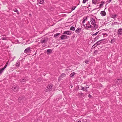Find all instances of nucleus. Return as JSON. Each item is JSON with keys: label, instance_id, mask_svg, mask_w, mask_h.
Returning <instances> with one entry per match:
<instances>
[{"label": "nucleus", "instance_id": "nucleus-1", "mask_svg": "<svg viewBox=\"0 0 122 122\" xmlns=\"http://www.w3.org/2000/svg\"><path fill=\"white\" fill-rule=\"evenodd\" d=\"M90 21L91 23V24L93 25V27L94 28H97L96 27V22L95 19L94 18H90Z\"/></svg>", "mask_w": 122, "mask_h": 122}, {"label": "nucleus", "instance_id": "nucleus-2", "mask_svg": "<svg viewBox=\"0 0 122 122\" xmlns=\"http://www.w3.org/2000/svg\"><path fill=\"white\" fill-rule=\"evenodd\" d=\"M53 85L51 84H49L47 86V87L46 88L45 91L47 92L49 91H51L52 90V87Z\"/></svg>", "mask_w": 122, "mask_h": 122}, {"label": "nucleus", "instance_id": "nucleus-3", "mask_svg": "<svg viewBox=\"0 0 122 122\" xmlns=\"http://www.w3.org/2000/svg\"><path fill=\"white\" fill-rule=\"evenodd\" d=\"M19 88V86H18L15 85L12 87V89L15 92H16L18 91Z\"/></svg>", "mask_w": 122, "mask_h": 122}, {"label": "nucleus", "instance_id": "nucleus-4", "mask_svg": "<svg viewBox=\"0 0 122 122\" xmlns=\"http://www.w3.org/2000/svg\"><path fill=\"white\" fill-rule=\"evenodd\" d=\"M87 24H86V28L87 29H88V28H92V31H93L94 30H96L97 29V28H94L93 27V26H92V25H90L89 26H87Z\"/></svg>", "mask_w": 122, "mask_h": 122}, {"label": "nucleus", "instance_id": "nucleus-5", "mask_svg": "<svg viewBox=\"0 0 122 122\" xmlns=\"http://www.w3.org/2000/svg\"><path fill=\"white\" fill-rule=\"evenodd\" d=\"M68 37H69L66 35H62L61 36L60 38L61 40H63L67 39Z\"/></svg>", "mask_w": 122, "mask_h": 122}, {"label": "nucleus", "instance_id": "nucleus-6", "mask_svg": "<svg viewBox=\"0 0 122 122\" xmlns=\"http://www.w3.org/2000/svg\"><path fill=\"white\" fill-rule=\"evenodd\" d=\"M25 98L22 97H20L18 99V101L20 102H23L25 100Z\"/></svg>", "mask_w": 122, "mask_h": 122}, {"label": "nucleus", "instance_id": "nucleus-7", "mask_svg": "<svg viewBox=\"0 0 122 122\" xmlns=\"http://www.w3.org/2000/svg\"><path fill=\"white\" fill-rule=\"evenodd\" d=\"M26 81V78L25 77H24L23 79L20 80V81L22 83H25Z\"/></svg>", "mask_w": 122, "mask_h": 122}, {"label": "nucleus", "instance_id": "nucleus-8", "mask_svg": "<svg viewBox=\"0 0 122 122\" xmlns=\"http://www.w3.org/2000/svg\"><path fill=\"white\" fill-rule=\"evenodd\" d=\"M117 34L118 36H120L122 34V28L118 29Z\"/></svg>", "mask_w": 122, "mask_h": 122}, {"label": "nucleus", "instance_id": "nucleus-9", "mask_svg": "<svg viewBox=\"0 0 122 122\" xmlns=\"http://www.w3.org/2000/svg\"><path fill=\"white\" fill-rule=\"evenodd\" d=\"M48 41V38H46V39L44 40H41L40 41V42L42 44L44 43L45 42L47 41Z\"/></svg>", "mask_w": 122, "mask_h": 122}, {"label": "nucleus", "instance_id": "nucleus-10", "mask_svg": "<svg viewBox=\"0 0 122 122\" xmlns=\"http://www.w3.org/2000/svg\"><path fill=\"white\" fill-rule=\"evenodd\" d=\"M63 34H66L68 35H71V32L69 31H65L64 32Z\"/></svg>", "mask_w": 122, "mask_h": 122}, {"label": "nucleus", "instance_id": "nucleus-11", "mask_svg": "<svg viewBox=\"0 0 122 122\" xmlns=\"http://www.w3.org/2000/svg\"><path fill=\"white\" fill-rule=\"evenodd\" d=\"M101 15L102 16H104L106 15V13L104 11H101L100 13Z\"/></svg>", "mask_w": 122, "mask_h": 122}, {"label": "nucleus", "instance_id": "nucleus-12", "mask_svg": "<svg viewBox=\"0 0 122 122\" xmlns=\"http://www.w3.org/2000/svg\"><path fill=\"white\" fill-rule=\"evenodd\" d=\"M30 47H28L24 51V52L25 53L29 52L30 50Z\"/></svg>", "mask_w": 122, "mask_h": 122}, {"label": "nucleus", "instance_id": "nucleus-13", "mask_svg": "<svg viewBox=\"0 0 122 122\" xmlns=\"http://www.w3.org/2000/svg\"><path fill=\"white\" fill-rule=\"evenodd\" d=\"M81 29L80 28L78 27L75 30V32L78 34L81 31Z\"/></svg>", "mask_w": 122, "mask_h": 122}, {"label": "nucleus", "instance_id": "nucleus-14", "mask_svg": "<svg viewBox=\"0 0 122 122\" xmlns=\"http://www.w3.org/2000/svg\"><path fill=\"white\" fill-rule=\"evenodd\" d=\"M117 15L115 14H112L111 15V17L113 18H115L117 16Z\"/></svg>", "mask_w": 122, "mask_h": 122}, {"label": "nucleus", "instance_id": "nucleus-15", "mask_svg": "<svg viewBox=\"0 0 122 122\" xmlns=\"http://www.w3.org/2000/svg\"><path fill=\"white\" fill-rule=\"evenodd\" d=\"M122 80L121 79H117V80H116L115 81V82L116 83H117V84H119V83H120V82L121 81H122Z\"/></svg>", "mask_w": 122, "mask_h": 122}, {"label": "nucleus", "instance_id": "nucleus-16", "mask_svg": "<svg viewBox=\"0 0 122 122\" xmlns=\"http://www.w3.org/2000/svg\"><path fill=\"white\" fill-rule=\"evenodd\" d=\"M38 1L41 4H44V0H38Z\"/></svg>", "mask_w": 122, "mask_h": 122}, {"label": "nucleus", "instance_id": "nucleus-17", "mask_svg": "<svg viewBox=\"0 0 122 122\" xmlns=\"http://www.w3.org/2000/svg\"><path fill=\"white\" fill-rule=\"evenodd\" d=\"M46 52L47 53V54H49L51 53L52 52V51L51 49H49L47 50Z\"/></svg>", "mask_w": 122, "mask_h": 122}, {"label": "nucleus", "instance_id": "nucleus-18", "mask_svg": "<svg viewBox=\"0 0 122 122\" xmlns=\"http://www.w3.org/2000/svg\"><path fill=\"white\" fill-rule=\"evenodd\" d=\"M99 37V36H97L95 38L93 39V41L94 42L96 41L98 39Z\"/></svg>", "mask_w": 122, "mask_h": 122}, {"label": "nucleus", "instance_id": "nucleus-19", "mask_svg": "<svg viewBox=\"0 0 122 122\" xmlns=\"http://www.w3.org/2000/svg\"><path fill=\"white\" fill-rule=\"evenodd\" d=\"M99 42H100L99 41H97L96 43V44H97V45L96 46H94L93 48H95V47H97V46H98L99 45H100V44L102 43V42H100V43H99Z\"/></svg>", "mask_w": 122, "mask_h": 122}, {"label": "nucleus", "instance_id": "nucleus-20", "mask_svg": "<svg viewBox=\"0 0 122 122\" xmlns=\"http://www.w3.org/2000/svg\"><path fill=\"white\" fill-rule=\"evenodd\" d=\"M105 3V2L104 1H102L101 2V4L99 5V7L101 8L102 7L103 5V4Z\"/></svg>", "mask_w": 122, "mask_h": 122}, {"label": "nucleus", "instance_id": "nucleus-21", "mask_svg": "<svg viewBox=\"0 0 122 122\" xmlns=\"http://www.w3.org/2000/svg\"><path fill=\"white\" fill-rule=\"evenodd\" d=\"M116 39L115 38H113L112 39L111 41V43L112 44L115 41Z\"/></svg>", "mask_w": 122, "mask_h": 122}, {"label": "nucleus", "instance_id": "nucleus-22", "mask_svg": "<svg viewBox=\"0 0 122 122\" xmlns=\"http://www.w3.org/2000/svg\"><path fill=\"white\" fill-rule=\"evenodd\" d=\"M84 93L81 92H80L78 93V95L81 97H82Z\"/></svg>", "mask_w": 122, "mask_h": 122}, {"label": "nucleus", "instance_id": "nucleus-23", "mask_svg": "<svg viewBox=\"0 0 122 122\" xmlns=\"http://www.w3.org/2000/svg\"><path fill=\"white\" fill-rule=\"evenodd\" d=\"M66 76V75L65 73H62L60 75L59 77H65Z\"/></svg>", "mask_w": 122, "mask_h": 122}, {"label": "nucleus", "instance_id": "nucleus-24", "mask_svg": "<svg viewBox=\"0 0 122 122\" xmlns=\"http://www.w3.org/2000/svg\"><path fill=\"white\" fill-rule=\"evenodd\" d=\"M76 73L75 72H73L71 73L70 75V77H73L74 75L76 74Z\"/></svg>", "mask_w": 122, "mask_h": 122}, {"label": "nucleus", "instance_id": "nucleus-25", "mask_svg": "<svg viewBox=\"0 0 122 122\" xmlns=\"http://www.w3.org/2000/svg\"><path fill=\"white\" fill-rule=\"evenodd\" d=\"M81 90H82L87 92V89H86V88H85L84 87H81Z\"/></svg>", "mask_w": 122, "mask_h": 122}, {"label": "nucleus", "instance_id": "nucleus-26", "mask_svg": "<svg viewBox=\"0 0 122 122\" xmlns=\"http://www.w3.org/2000/svg\"><path fill=\"white\" fill-rule=\"evenodd\" d=\"M99 32V31L98 32H96L94 34L93 33H91V34L92 35V36H96V35Z\"/></svg>", "mask_w": 122, "mask_h": 122}, {"label": "nucleus", "instance_id": "nucleus-27", "mask_svg": "<svg viewBox=\"0 0 122 122\" xmlns=\"http://www.w3.org/2000/svg\"><path fill=\"white\" fill-rule=\"evenodd\" d=\"M20 65V63L18 61H17L16 63V66L18 67Z\"/></svg>", "mask_w": 122, "mask_h": 122}, {"label": "nucleus", "instance_id": "nucleus-28", "mask_svg": "<svg viewBox=\"0 0 122 122\" xmlns=\"http://www.w3.org/2000/svg\"><path fill=\"white\" fill-rule=\"evenodd\" d=\"M75 28L73 26H71L70 28V30H74Z\"/></svg>", "mask_w": 122, "mask_h": 122}, {"label": "nucleus", "instance_id": "nucleus-29", "mask_svg": "<svg viewBox=\"0 0 122 122\" xmlns=\"http://www.w3.org/2000/svg\"><path fill=\"white\" fill-rule=\"evenodd\" d=\"M14 11L17 13V14H19L18 11V10L16 9H14Z\"/></svg>", "mask_w": 122, "mask_h": 122}, {"label": "nucleus", "instance_id": "nucleus-30", "mask_svg": "<svg viewBox=\"0 0 122 122\" xmlns=\"http://www.w3.org/2000/svg\"><path fill=\"white\" fill-rule=\"evenodd\" d=\"M4 69L3 68H1L0 70V74H1V73L3 72Z\"/></svg>", "mask_w": 122, "mask_h": 122}, {"label": "nucleus", "instance_id": "nucleus-31", "mask_svg": "<svg viewBox=\"0 0 122 122\" xmlns=\"http://www.w3.org/2000/svg\"><path fill=\"white\" fill-rule=\"evenodd\" d=\"M97 2V0H92V3L93 4L96 5Z\"/></svg>", "mask_w": 122, "mask_h": 122}, {"label": "nucleus", "instance_id": "nucleus-32", "mask_svg": "<svg viewBox=\"0 0 122 122\" xmlns=\"http://www.w3.org/2000/svg\"><path fill=\"white\" fill-rule=\"evenodd\" d=\"M60 33H57L54 35V37H56L60 34Z\"/></svg>", "mask_w": 122, "mask_h": 122}, {"label": "nucleus", "instance_id": "nucleus-33", "mask_svg": "<svg viewBox=\"0 0 122 122\" xmlns=\"http://www.w3.org/2000/svg\"><path fill=\"white\" fill-rule=\"evenodd\" d=\"M102 35H103V37H106L108 35L106 33H102Z\"/></svg>", "mask_w": 122, "mask_h": 122}, {"label": "nucleus", "instance_id": "nucleus-34", "mask_svg": "<svg viewBox=\"0 0 122 122\" xmlns=\"http://www.w3.org/2000/svg\"><path fill=\"white\" fill-rule=\"evenodd\" d=\"M98 52L97 50H96L94 51V53L95 54H97Z\"/></svg>", "mask_w": 122, "mask_h": 122}, {"label": "nucleus", "instance_id": "nucleus-35", "mask_svg": "<svg viewBox=\"0 0 122 122\" xmlns=\"http://www.w3.org/2000/svg\"><path fill=\"white\" fill-rule=\"evenodd\" d=\"M76 7V6H73L72 7V8L71 9L72 11L74 10L75 9V8Z\"/></svg>", "mask_w": 122, "mask_h": 122}, {"label": "nucleus", "instance_id": "nucleus-36", "mask_svg": "<svg viewBox=\"0 0 122 122\" xmlns=\"http://www.w3.org/2000/svg\"><path fill=\"white\" fill-rule=\"evenodd\" d=\"M6 37L5 36H3V37H2V39L3 40H6Z\"/></svg>", "mask_w": 122, "mask_h": 122}, {"label": "nucleus", "instance_id": "nucleus-37", "mask_svg": "<svg viewBox=\"0 0 122 122\" xmlns=\"http://www.w3.org/2000/svg\"><path fill=\"white\" fill-rule=\"evenodd\" d=\"M87 0H83L82 2L83 3H85L86 2V1Z\"/></svg>", "mask_w": 122, "mask_h": 122}, {"label": "nucleus", "instance_id": "nucleus-38", "mask_svg": "<svg viewBox=\"0 0 122 122\" xmlns=\"http://www.w3.org/2000/svg\"><path fill=\"white\" fill-rule=\"evenodd\" d=\"M89 62L88 60H86L85 61V62L86 64L88 63V62Z\"/></svg>", "mask_w": 122, "mask_h": 122}, {"label": "nucleus", "instance_id": "nucleus-39", "mask_svg": "<svg viewBox=\"0 0 122 122\" xmlns=\"http://www.w3.org/2000/svg\"><path fill=\"white\" fill-rule=\"evenodd\" d=\"M106 39H102L100 40H99V41L100 42H101V41H104Z\"/></svg>", "mask_w": 122, "mask_h": 122}, {"label": "nucleus", "instance_id": "nucleus-40", "mask_svg": "<svg viewBox=\"0 0 122 122\" xmlns=\"http://www.w3.org/2000/svg\"><path fill=\"white\" fill-rule=\"evenodd\" d=\"M43 44L42 45V46L43 47H45L46 46V45L45 44V43H44V44L43 43Z\"/></svg>", "mask_w": 122, "mask_h": 122}, {"label": "nucleus", "instance_id": "nucleus-41", "mask_svg": "<svg viewBox=\"0 0 122 122\" xmlns=\"http://www.w3.org/2000/svg\"><path fill=\"white\" fill-rule=\"evenodd\" d=\"M7 64L5 65L4 67L3 68L4 69L7 67Z\"/></svg>", "mask_w": 122, "mask_h": 122}, {"label": "nucleus", "instance_id": "nucleus-42", "mask_svg": "<svg viewBox=\"0 0 122 122\" xmlns=\"http://www.w3.org/2000/svg\"><path fill=\"white\" fill-rule=\"evenodd\" d=\"M84 20H87V17H86L84 19Z\"/></svg>", "mask_w": 122, "mask_h": 122}, {"label": "nucleus", "instance_id": "nucleus-43", "mask_svg": "<svg viewBox=\"0 0 122 122\" xmlns=\"http://www.w3.org/2000/svg\"><path fill=\"white\" fill-rule=\"evenodd\" d=\"M92 97V96H91L90 94H89L88 95V97L89 98H91Z\"/></svg>", "mask_w": 122, "mask_h": 122}, {"label": "nucleus", "instance_id": "nucleus-44", "mask_svg": "<svg viewBox=\"0 0 122 122\" xmlns=\"http://www.w3.org/2000/svg\"><path fill=\"white\" fill-rule=\"evenodd\" d=\"M85 20H84H84H83V22H83V23H85Z\"/></svg>", "mask_w": 122, "mask_h": 122}, {"label": "nucleus", "instance_id": "nucleus-45", "mask_svg": "<svg viewBox=\"0 0 122 122\" xmlns=\"http://www.w3.org/2000/svg\"><path fill=\"white\" fill-rule=\"evenodd\" d=\"M97 9V8H96L95 9H94L93 10H92V11H93V10H95V9Z\"/></svg>", "mask_w": 122, "mask_h": 122}, {"label": "nucleus", "instance_id": "nucleus-46", "mask_svg": "<svg viewBox=\"0 0 122 122\" xmlns=\"http://www.w3.org/2000/svg\"><path fill=\"white\" fill-rule=\"evenodd\" d=\"M89 88V86H88V87H86V89H87V88Z\"/></svg>", "mask_w": 122, "mask_h": 122}, {"label": "nucleus", "instance_id": "nucleus-47", "mask_svg": "<svg viewBox=\"0 0 122 122\" xmlns=\"http://www.w3.org/2000/svg\"><path fill=\"white\" fill-rule=\"evenodd\" d=\"M70 86H71V88H72V86H73V85H70Z\"/></svg>", "mask_w": 122, "mask_h": 122}, {"label": "nucleus", "instance_id": "nucleus-48", "mask_svg": "<svg viewBox=\"0 0 122 122\" xmlns=\"http://www.w3.org/2000/svg\"><path fill=\"white\" fill-rule=\"evenodd\" d=\"M88 24H89V25H90V22L89 21H88Z\"/></svg>", "mask_w": 122, "mask_h": 122}, {"label": "nucleus", "instance_id": "nucleus-49", "mask_svg": "<svg viewBox=\"0 0 122 122\" xmlns=\"http://www.w3.org/2000/svg\"><path fill=\"white\" fill-rule=\"evenodd\" d=\"M109 0V2L110 3V2H111V1L112 0Z\"/></svg>", "mask_w": 122, "mask_h": 122}, {"label": "nucleus", "instance_id": "nucleus-50", "mask_svg": "<svg viewBox=\"0 0 122 122\" xmlns=\"http://www.w3.org/2000/svg\"><path fill=\"white\" fill-rule=\"evenodd\" d=\"M96 44H96V43H95L93 45V46H94L95 45H96Z\"/></svg>", "mask_w": 122, "mask_h": 122}, {"label": "nucleus", "instance_id": "nucleus-51", "mask_svg": "<svg viewBox=\"0 0 122 122\" xmlns=\"http://www.w3.org/2000/svg\"><path fill=\"white\" fill-rule=\"evenodd\" d=\"M8 63V62H7L6 63V64H5V65H6V64H7V65Z\"/></svg>", "mask_w": 122, "mask_h": 122}, {"label": "nucleus", "instance_id": "nucleus-52", "mask_svg": "<svg viewBox=\"0 0 122 122\" xmlns=\"http://www.w3.org/2000/svg\"><path fill=\"white\" fill-rule=\"evenodd\" d=\"M77 122H81V121L80 120L78 121Z\"/></svg>", "mask_w": 122, "mask_h": 122}, {"label": "nucleus", "instance_id": "nucleus-53", "mask_svg": "<svg viewBox=\"0 0 122 122\" xmlns=\"http://www.w3.org/2000/svg\"><path fill=\"white\" fill-rule=\"evenodd\" d=\"M23 60V59H22L21 60V59H20V61H21V60Z\"/></svg>", "mask_w": 122, "mask_h": 122}, {"label": "nucleus", "instance_id": "nucleus-54", "mask_svg": "<svg viewBox=\"0 0 122 122\" xmlns=\"http://www.w3.org/2000/svg\"><path fill=\"white\" fill-rule=\"evenodd\" d=\"M94 47V46H92V48L93 47V48Z\"/></svg>", "mask_w": 122, "mask_h": 122}, {"label": "nucleus", "instance_id": "nucleus-55", "mask_svg": "<svg viewBox=\"0 0 122 122\" xmlns=\"http://www.w3.org/2000/svg\"><path fill=\"white\" fill-rule=\"evenodd\" d=\"M121 0V1L122 3V0Z\"/></svg>", "mask_w": 122, "mask_h": 122}, {"label": "nucleus", "instance_id": "nucleus-56", "mask_svg": "<svg viewBox=\"0 0 122 122\" xmlns=\"http://www.w3.org/2000/svg\"><path fill=\"white\" fill-rule=\"evenodd\" d=\"M19 60H20V58H19Z\"/></svg>", "mask_w": 122, "mask_h": 122}, {"label": "nucleus", "instance_id": "nucleus-57", "mask_svg": "<svg viewBox=\"0 0 122 122\" xmlns=\"http://www.w3.org/2000/svg\"><path fill=\"white\" fill-rule=\"evenodd\" d=\"M15 57H14V58H15Z\"/></svg>", "mask_w": 122, "mask_h": 122}, {"label": "nucleus", "instance_id": "nucleus-58", "mask_svg": "<svg viewBox=\"0 0 122 122\" xmlns=\"http://www.w3.org/2000/svg\"><path fill=\"white\" fill-rule=\"evenodd\" d=\"M96 13H94V14H96Z\"/></svg>", "mask_w": 122, "mask_h": 122}]
</instances>
